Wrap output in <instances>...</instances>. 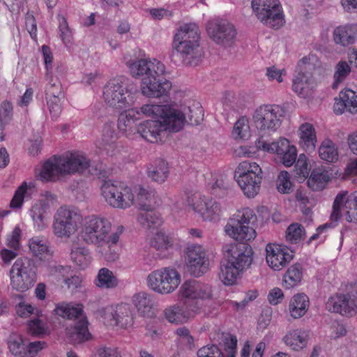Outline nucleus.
Here are the masks:
<instances>
[{"label": "nucleus", "mask_w": 357, "mask_h": 357, "mask_svg": "<svg viewBox=\"0 0 357 357\" xmlns=\"http://www.w3.org/2000/svg\"><path fill=\"white\" fill-rule=\"evenodd\" d=\"M146 174L153 181L163 183L169 176L168 164L164 160L157 159L148 165Z\"/></svg>", "instance_id": "nucleus-37"}, {"label": "nucleus", "mask_w": 357, "mask_h": 357, "mask_svg": "<svg viewBox=\"0 0 357 357\" xmlns=\"http://www.w3.org/2000/svg\"><path fill=\"white\" fill-rule=\"evenodd\" d=\"M242 271L227 262V264L221 266L220 278L225 285H232L236 282L238 276Z\"/></svg>", "instance_id": "nucleus-52"}, {"label": "nucleus", "mask_w": 357, "mask_h": 357, "mask_svg": "<svg viewBox=\"0 0 357 357\" xmlns=\"http://www.w3.org/2000/svg\"><path fill=\"white\" fill-rule=\"evenodd\" d=\"M172 46L181 54L185 65L195 66L200 61L202 51L199 40L185 44L180 43L178 45H172Z\"/></svg>", "instance_id": "nucleus-26"}, {"label": "nucleus", "mask_w": 357, "mask_h": 357, "mask_svg": "<svg viewBox=\"0 0 357 357\" xmlns=\"http://www.w3.org/2000/svg\"><path fill=\"white\" fill-rule=\"evenodd\" d=\"M165 317L171 323L184 324L197 315L188 305L180 301L179 303L170 305L164 310Z\"/></svg>", "instance_id": "nucleus-25"}, {"label": "nucleus", "mask_w": 357, "mask_h": 357, "mask_svg": "<svg viewBox=\"0 0 357 357\" xmlns=\"http://www.w3.org/2000/svg\"><path fill=\"white\" fill-rule=\"evenodd\" d=\"M135 200L141 211L152 209L156 204L155 192L153 190L139 187L137 192Z\"/></svg>", "instance_id": "nucleus-43"}, {"label": "nucleus", "mask_w": 357, "mask_h": 357, "mask_svg": "<svg viewBox=\"0 0 357 357\" xmlns=\"http://www.w3.org/2000/svg\"><path fill=\"white\" fill-rule=\"evenodd\" d=\"M70 258L75 265L81 269H84L91 263V255L88 248L73 245L71 248Z\"/></svg>", "instance_id": "nucleus-44"}, {"label": "nucleus", "mask_w": 357, "mask_h": 357, "mask_svg": "<svg viewBox=\"0 0 357 357\" xmlns=\"http://www.w3.org/2000/svg\"><path fill=\"white\" fill-rule=\"evenodd\" d=\"M143 116H152L155 120L145 121L137 126V132L151 143L161 139L162 132L166 130L178 132L184 125V116L170 105L146 104L141 107Z\"/></svg>", "instance_id": "nucleus-1"}, {"label": "nucleus", "mask_w": 357, "mask_h": 357, "mask_svg": "<svg viewBox=\"0 0 357 357\" xmlns=\"http://www.w3.org/2000/svg\"><path fill=\"white\" fill-rule=\"evenodd\" d=\"M333 36L337 45L342 47L352 45L357 40V25L339 26L333 30Z\"/></svg>", "instance_id": "nucleus-30"}, {"label": "nucleus", "mask_w": 357, "mask_h": 357, "mask_svg": "<svg viewBox=\"0 0 357 357\" xmlns=\"http://www.w3.org/2000/svg\"><path fill=\"white\" fill-rule=\"evenodd\" d=\"M256 221L257 216L255 212L249 208H245L229 218L225 227V231L236 241H251L256 237L254 228Z\"/></svg>", "instance_id": "nucleus-7"}, {"label": "nucleus", "mask_w": 357, "mask_h": 357, "mask_svg": "<svg viewBox=\"0 0 357 357\" xmlns=\"http://www.w3.org/2000/svg\"><path fill=\"white\" fill-rule=\"evenodd\" d=\"M90 166V160L79 152L54 155L43 165L38 176L43 182L56 181L60 176L83 173Z\"/></svg>", "instance_id": "nucleus-4"}, {"label": "nucleus", "mask_w": 357, "mask_h": 357, "mask_svg": "<svg viewBox=\"0 0 357 357\" xmlns=\"http://www.w3.org/2000/svg\"><path fill=\"white\" fill-rule=\"evenodd\" d=\"M296 174L301 178H305L310 174V167L306 156L301 154L295 165Z\"/></svg>", "instance_id": "nucleus-59"}, {"label": "nucleus", "mask_w": 357, "mask_h": 357, "mask_svg": "<svg viewBox=\"0 0 357 357\" xmlns=\"http://www.w3.org/2000/svg\"><path fill=\"white\" fill-rule=\"evenodd\" d=\"M284 344L294 351H300L305 348L308 341L307 333L301 328L290 330L284 336Z\"/></svg>", "instance_id": "nucleus-34"}, {"label": "nucleus", "mask_w": 357, "mask_h": 357, "mask_svg": "<svg viewBox=\"0 0 357 357\" xmlns=\"http://www.w3.org/2000/svg\"><path fill=\"white\" fill-rule=\"evenodd\" d=\"M348 222L357 223V195L342 190L335 197L330 220L337 222L343 215Z\"/></svg>", "instance_id": "nucleus-16"}, {"label": "nucleus", "mask_w": 357, "mask_h": 357, "mask_svg": "<svg viewBox=\"0 0 357 357\" xmlns=\"http://www.w3.org/2000/svg\"><path fill=\"white\" fill-rule=\"evenodd\" d=\"M310 307L308 296L300 293L295 294L289 301L288 310L291 317L299 319L303 317L307 312Z\"/></svg>", "instance_id": "nucleus-32"}, {"label": "nucleus", "mask_w": 357, "mask_h": 357, "mask_svg": "<svg viewBox=\"0 0 357 357\" xmlns=\"http://www.w3.org/2000/svg\"><path fill=\"white\" fill-rule=\"evenodd\" d=\"M150 245L157 250H165L172 245V241L168 236L160 231L151 239Z\"/></svg>", "instance_id": "nucleus-56"}, {"label": "nucleus", "mask_w": 357, "mask_h": 357, "mask_svg": "<svg viewBox=\"0 0 357 357\" xmlns=\"http://www.w3.org/2000/svg\"><path fill=\"white\" fill-rule=\"evenodd\" d=\"M318 152L320 158L327 162H335L338 159L337 147L329 139H326L321 143Z\"/></svg>", "instance_id": "nucleus-45"}, {"label": "nucleus", "mask_w": 357, "mask_h": 357, "mask_svg": "<svg viewBox=\"0 0 357 357\" xmlns=\"http://www.w3.org/2000/svg\"><path fill=\"white\" fill-rule=\"evenodd\" d=\"M262 171L256 162L249 161L241 162L235 171V176H249L252 178H262Z\"/></svg>", "instance_id": "nucleus-46"}, {"label": "nucleus", "mask_w": 357, "mask_h": 357, "mask_svg": "<svg viewBox=\"0 0 357 357\" xmlns=\"http://www.w3.org/2000/svg\"><path fill=\"white\" fill-rule=\"evenodd\" d=\"M33 190L34 184L32 182L29 183L25 181L23 182L16 190L10 204V207L14 208H20L24 202V197L31 194Z\"/></svg>", "instance_id": "nucleus-51"}, {"label": "nucleus", "mask_w": 357, "mask_h": 357, "mask_svg": "<svg viewBox=\"0 0 357 357\" xmlns=\"http://www.w3.org/2000/svg\"><path fill=\"white\" fill-rule=\"evenodd\" d=\"M48 269L50 273L54 276L58 280L65 279L69 276V274L72 272L71 268L68 266H61L56 264H51V261L48 263Z\"/></svg>", "instance_id": "nucleus-57"}, {"label": "nucleus", "mask_w": 357, "mask_h": 357, "mask_svg": "<svg viewBox=\"0 0 357 357\" xmlns=\"http://www.w3.org/2000/svg\"><path fill=\"white\" fill-rule=\"evenodd\" d=\"M232 137L235 139H247L250 137V126L248 121L245 117L240 118L234 124Z\"/></svg>", "instance_id": "nucleus-55"}, {"label": "nucleus", "mask_w": 357, "mask_h": 357, "mask_svg": "<svg viewBox=\"0 0 357 357\" xmlns=\"http://www.w3.org/2000/svg\"><path fill=\"white\" fill-rule=\"evenodd\" d=\"M188 204L204 220H217L222 215L223 208L215 199L195 194L188 197Z\"/></svg>", "instance_id": "nucleus-17"}, {"label": "nucleus", "mask_w": 357, "mask_h": 357, "mask_svg": "<svg viewBox=\"0 0 357 357\" xmlns=\"http://www.w3.org/2000/svg\"><path fill=\"white\" fill-rule=\"evenodd\" d=\"M117 139L118 136L115 131L114 125L106 123L102 128V137L98 147L99 149L105 151L107 154H112L116 147Z\"/></svg>", "instance_id": "nucleus-33"}, {"label": "nucleus", "mask_w": 357, "mask_h": 357, "mask_svg": "<svg viewBox=\"0 0 357 357\" xmlns=\"http://www.w3.org/2000/svg\"><path fill=\"white\" fill-rule=\"evenodd\" d=\"M21 234L22 231L20 228L15 227L11 234L7 237V245L14 250H17L20 247Z\"/></svg>", "instance_id": "nucleus-63"}, {"label": "nucleus", "mask_w": 357, "mask_h": 357, "mask_svg": "<svg viewBox=\"0 0 357 357\" xmlns=\"http://www.w3.org/2000/svg\"><path fill=\"white\" fill-rule=\"evenodd\" d=\"M101 193L107 204L114 208L125 209L135 203L132 189L117 182L105 181L101 186Z\"/></svg>", "instance_id": "nucleus-11"}, {"label": "nucleus", "mask_w": 357, "mask_h": 357, "mask_svg": "<svg viewBox=\"0 0 357 357\" xmlns=\"http://www.w3.org/2000/svg\"><path fill=\"white\" fill-rule=\"evenodd\" d=\"M314 79L312 73V66H307L298 71L293 79V90L300 96L305 98L310 95L313 87Z\"/></svg>", "instance_id": "nucleus-27"}, {"label": "nucleus", "mask_w": 357, "mask_h": 357, "mask_svg": "<svg viewBox=\"0 0 357 357\" xmlns=\"http://www.w3.org/2000/svg\"><path fill=\"white\" fill-rule=\"evenodd\" d=\"M277 188L280 192L284 194H289L292 191L290 176L287 171H282L280 173L277 180Z\"/></svg>", "instance_id": "nucleus-58"}, {"label": "nucleus", "mask_w": 357, "mask_h": 357, "mask_svg": "<svg viewBox=\"0 0 357 357\" xmlns=\"http://www.w3.org/2000/svg\"><path fill=\"white\" fill-rule=\"evenodd\" d=\"M45 79L46 97H63L62 86L57 78L53 77L52 72L45 73Z\"/></svg>", "instance_id": "nucleus-50"}, {"label": "nucleus", "mask_w": 357, "mask_h": 357, "mask_svg": "<svg viewBox=\"0 0 357 357\" xmlns=\"http://www.w3.org/2000/svg\"><path fill=\"white\" fill-rule=\"evenodd\" d=\"M81 237L86 243L96 245L107 261H114L119 258V234L117 231L112 232V224L107 218L98 215L85 218Z\"/></svg>", "instance_id": "nucleus-2"}, {"label": "nucleus", "mask_w": 357, "mask_h": 357, "mask_svg": "<svg viewBox=\"0 0 357 357\" xmlns=\"http://www.w3.org/2000/svg\"><path fill=\"white\" fill-rule=\"evenodd\" d=\"M186 261L190 271L195 277H199L206 272L209 265L206 251L199 245L188 247Z\"/></svg>", "instance_id": "nucleus-22"}, {"label": "nucleus", "mask_w": 357, "mask_h": 357, "mask_svg": "<svg viewBox=\"0 0 357 357\" xmlns=\"http://www.w3.org/2000/svg\"><path fill=\"white\" fill-rule=\"evenodd\" d=\"M235 178L246 197L253 198L258 194L261 186V178H255L245 176V175L244 176H235Z\"/></svg>", "instance_id": "nucleus-40"}, {"label": "nucleus", "mask_w": 357, "mask_h": 357, "mask_svg": "<svg viewBox=\"0 0 357 357\" xmlns=\"http://www.w3.org/2000/svg\"><path fill=\"white\" fill-rule=\"evenodd\" d=\"M30 215L38 231H43L47 227L49 211L47 205L41 202L36 203L30 210Z\"/></svg>", "instance_id": "nucleus-35"}, {"label": "nucleus", "mask_w": 357, "mask_h": 357, "mask_svg": "<svg viewBox=\"0 0 357 357\" xmlns=\"http://www.w3.org/2000/svg\"><path fill=\"white\" fill-rule=\"evenodd\" d=\"M252 8L258 20L266 26L278 29L285 22L279 0H252Z\"/></svg>", "instance_id": "nucleus-9"}, {"label": "nucleus", "mask_w": 357, "mask_h": 357, "mask_svg": "<svg viewBox=\"0 0 357 357\" xmlns=\"http://www.w3.org/2000/svg\"><path fill=\"white\" fill-rule=\"evenodd\" d=\"M96 284L102 289H112L118 285V280L114 275L112 271L107 268L99 270L96 279Z\"/></svg>", "instance_id": "nucleus-48"}, {"label": "nucleus", "mask_w": 357, "mask_h": 357, "mask_svg": "<svg viewBox=\"0 0 357 357\" xmlns=\"http://www.w3.org/2000/svg\"><path fill=\"white\" fill-rule=\"evenodd\" d=\"M143 114L140 108H132L126 110L124 114H121L118 120V128L123 132H132L135 121L142 118Z\"/></svg>", "instance_id": "nucleus-38"}, {"label": "nucleus", "mask_w": 357, "mask_h": 357, "mask_svg": "<svg viewBox=\"0 0 357 357\" xmlns=\"http://www.w3.org/2000/svg\"><path fill=\"white\" fill-rule=\"evenodd\" d=\"M178 296L182 303L188 305L199 314L213 299V291L209 284L191 280L185 281L181 284Z\"/></svg>", "instance_id": "nucleus-6"}, {"label": "nucleus", "mask_w": 357, "mask_h": 357, "mask_svg": "<svg viewBox=\"0 0 357 357\" xmlns=\"http://www.w3.org/2000/svg\"><path fill=\"white\" fill-rule=\"evenodd\" d=\"M329 180L327 172L316 169H313L307 179L308 186L314 191L321 190Z\"/></svg>", "instance_id": "nucleus-47"}, {"label": "nucleus", "mask_w": 357, "mask_h": 357, "mask_svg": "<svg viewBox=\"0 0 357 357\" xmlns=\"http://www.w3.org/2000/svg\"><path fill=\"white\" fill-rule=\"evenodd\" d=\"M80 220L81 215L77 209L61 206L54 215L53 234L61 238H70L77 231Z\"/></svg>", "instance_id": "nucleus-10"}, {"label": "nucleus", "mask_w": 357, "mask_h": 357, "mask_svg": "<svg viewBox=\"0 0 357 357\" xmlns=\"http://www.w3.org/2000/svg\"><path fill=\"white\" fill-rule=\"evenodd\" d=\"M63 97H46L47 105L52 119H57L61 113V100Z\"/></svg>", "instance_id": "nucleus-61"}, {"label": "nucleus", "mask_w": 357, "mask_h": 357, "mask_svg": "<svg viewBox=\"0 0 357 357\" xmlns=\"http://www.w3.org/2000/svg\"><path fill=\"white\" fill-rule=\"evenodd\" d=\"M176 109L184 116V123L188 121L191 125H198L203 119V109L199 104L194 105L192 107H185L183 112Z\"/></svg>", "instance_id": "nucleus-53"}, {"label": "nucleus", "mask_w": 357, "mask_h": 357, "mask_svg": "<svg viewBox=\"0 0 357 357\" xmlns=\"http://www.w3.org/2000/svg\"><path fill=\"white\" fill-rule=\"evenodd\" d=\"M225 256L227 262L244 271L249 268L252 261V248L247 243H238L224 247Z\"/></svg>", "instance_id": "nucleus-19"}, {"label": "nucleus", "mask_w": 357, "mask_h": 357, "mask_svg": "<svg viewBox=\"0 0 357 357\" xmlns=\"http://www.w3.org/2000/svg\"><path fill=\"white\" fill-rule=\"evenodd\" d=\"M305 236V229L298 223L291 224L286 230V241L291 243H299L304 239Z\"/></svg>", "instance_id": "nucleus-54"}, {"label": "nucleus", "mask_w": 357, "mask_h": 357, "mask_svg": "<svg viewBox=\"0 0 357 357\" xmlns=\"http://www.w3.org/2000/svg\"><path fill=\"white\" fill-rule=\"evenodd\" d=\"M59 29L60 38L63 43L66 45L71 44L73 39V33L65 17H62L59 20Z\"/></svg>", "instance_id": "nucleus-60"}, {"label": "nucleus", "mask_w": 357, "mask_h": 357, "mask_svg": "<svg viewBox=\"0 0 357 357\" xmlns=\"http://www.w3.org/2000/svg\"><path fill=\"white\" fill-rule=\"evenodd\" d=\"M351 72V67L347 61L343 60L338 61L334 67L333 89L337 88L339 84L348 77Z\"/></svg>", "instance_id": "nucleus-49"}, {"label": "nucleus", "mask_w": 357, "mask_h": 357, "mask_svg": "<svg viewBox=\"0 0 357 357\" xmlns=\"http://www.w3.org/2000/svg\"><path fill=\"white\" fill-rule=\"evenodd\" d=\"M29 248L31 254L40 261L50 263L54 251L50 243L43 236H34L29 241Z\"/></svg>", "instance_id": "nucleus-28"}, {"label": "nucleus", "mask_w": 357, "mask_h": 357, "mask_svg": "<svg viewBox=\"0 0 357 357\" xmlns=\"http://www.w3.org/2000/svg\"><path fill=\"white\" fill-rule=\"evenodd\" d=\"M334 112L341 114L347 111L351 114H357V92L345 89L340 93V100L334 104Z\"/></svg>", "instance_id": "nucleus-29"}, {"label": "nucleus", "mask_w": 357, "mask_h": 357, "mask_svg": "<svg viewBox=\"0 0 357 357\" xmlns=\"http://www.w3.org/2000/svg\"><path fill=\"white\" fill-rule=\"evenodd\" d=\"M55 312L59 316L74 320L73 331L70 334L75 343H81L90 339L88 321L83 314L82 305L62 304L56 307Z\"/></svg>", "instance_id": "nucleus-8"}, {"label": "nucleus", "mask_w": 357, "mask_h": 357, "mask_svg": "<svg viewBox=\"0 0 357 357\" xmlns=\"http://www.w3.org/2000/svg\"><path fill=\"white\" fill-rule=\"evenodd\" d=\"M10 275L14 289L22 292L28 290L34 284L36 278L32 261L27 257L17 259L11 267Z\"/></svg>", "instance_id": "nucleus-12"}, {"label": "nucleus", "mask_w": 357, "mask_h": 357, "mask_svg": "<svg viewBox=\"0 0 357 357\" xmlns=\"http://www.w3.org/2000/svg\"><path fill=\"white\" fill-rule=\"evenodd\" d=\"M138 92L137 86L127 78L112 79L103 89L106 104L116 109H123L134 102V95Z\"/></svg>", "instance_id": "nucleus-5"}, {"label": "nucleus", "mask_w": 357, "mask_h": 357, "mask_svg": "<svg viewBox=\"0 0 357 357\" xmlns=\"http://www.w3.org/2000/svg\"><path fill=\"white\" fill-rule=\"evenodd\" d=\"M256 145L259 150L276 153L285 167H291L296 162L297 149L295 146L290 145L289 141L285 138H280L271 143L259 140Z\"/></svg>", "instance_id": "nucleus-18"}, {"label": "nucleus", "mask_w": 357, "mask_h": 357, "mask_svg": "<svg viewBox=\"0 0 357 357\" xmlns=\"http://www.w3.org/2000/svg\"><path fill=\"white\" fill-rule=\"evenodd\" d=\"M181 283V276L172 268H162L152 271L147 277V284L151 289L160 294L172 293Z\"/></svg>", "instance_id": "nucleus-14"}, {"label": "nucleus", "mask_w": 357, "mask_h": 357, "mask_svg": "<svg viewBox=\"0 0 357 357\" xmlns=\"http://www.w3.org/2000/svg\"><path fill=\"white\" fill-rule=\"evenodd\" d=\"M199 40V28L195 24H186L181 26L174 36L172 45L188 43Z\"/></svg>", "instance_id": "nucleus-36"}, {"label": "nucleus", "mask_w": 357, "mask_h": 357, "mask_svg": "<svg viewBox=\"0 0 357 357\" xmlns=\"http://www.w3.org/2000/svg\"><path fill=\"white\" fill-rule=\"evenodd\" d=\"M132 302L142 315L150 314L153 307V297L151 294L144 291L139 292L133 296Z\"/></svg>", "instance_id": "nucleus-42"}, {"label": "nucleus", "mask_w": 357, "mask_h": 357, "mask_svg": "<svg viewBox=\"0 0 357 357\" xmlns=\"http://www.w3.org/2000/svg\"><path fill=\"white\" fill-rule=\"evenodd\" d=\"M197 357H223L222 352L215 344H208L197 351Z\"/></svg>", "instance_id": "nucleus-62"}, {"label": "nucleus", "mask_w": 357, "mask_h": 357, "mask_svg": "<svg viewBox=\"0 0 357 357\" xmlns=\"http://www.w3.org/2000/svg\"><path fill=\"white\" fill-rule=\"evenodd\" d=\"M105 319L112 326L126 328L134 323L133 310L129 304L121 303L108 310Z\"/></svg>", "instance_id": "nucleus-23"}, {"label": "nucleus", "mask_w": 357, "mask_h": 357, "mask_svg": "<svg viewBox=\"0 0 357 357\" xmlns=\"http://www.w3.org/2000/svg\"><path fill=\"white\" fill-rule=\"evenodd\" d=\"M303 275V268L301 264L291 265L283 276V285L286 289H291L301 283Z\"/></svg>", "instance_id": "nucleus-41"}, {"label": "nucleus", "mask_w": 357, "mask_h": 357, "mask_svg": "<svg viewBox=\"0 0 357 357\" xmlns=\"http://www.w3.org/2000/svg\"><path fill=\"white\" fill-rule=\"evenodd\" d=\"M224 342L227 357H235L237 344L236 337L230 334H227L224 336Z\"/></svg>", "instance_id": "nucleus-64"}, {"label": "nucleus", "mask_w": 357, "mask_h": 357, "mask_svg": "<svg viewBox=\"0 0 357 357\" xmlns=\"http://www.w3.org/2000/svg\"><path fill=\"white\" fill-rule=\"evenodd\" d=\"M132 77L141 78L142 93L149 98L167 96L172 89V83L161 76L166 73L165 65L157 59H139L126 63Z\"/></svg>", "instance_id": "nucleus-3"}, {"label": "nucleus", "mask_w": 357, "mask_h": 357, "mask_svg": "<svg viewBox=\"0 0 357 357\" xmlns=\"http://www.w3.org/2000/svg\"><path fill=\"white\" fill-rule=\"evenodd\" d=\"M206 30L209 38L225 48L231 47L236 40L237 31L234 25L227 20L213 18L208 20Z\"/></svg>", "instance_id": "nucleus-13"}, {"label": "nucleus", "mask_w": 357, "mask_h": 357, "mask_svg": "<svg viewBox=\"0 0 357 357\" xmlns=\"http://www.w3.org/2000/svg\"><path fill=\"white\" fill-rule=\"evenodd\" d=\"M284 113L278 105H264L255 109L252 120L259 130L275 132L280 128Z\"/></svg>", "instance_id": "nucleus-15"}, {"label": "nucleus", "mask_w": 357, "mask_h": 357, "mask_svg": "<svg viewBox=\"0 0 357 357\" xmlns=\"http://www.w3.org/2000/svg\"><path fill=\"white\" fill-rule=\"evenodd\" d=\"M355 301L349 294H338L331 297L326 303V308L333 312L344 316H352L356 313Z\"/></svg>", "instance_id": "nucleus-24"}, {"label": "nucleus", "mask_w": 357, "mask_h": 357, "mask_svg": "<svg viewBox=\"0 0 357 357\" xmlns=\"http://www.w3.org/2000/svg\"><path fill=\"white\" fill-rule=\"evenodd\" d=\"M45 344V342L41 341L26 344L22 337L16 333L10 334L8 339V349L17 357H34Z\"/></svg>", "instance_id": "nucleus-21"}, {"label": "nucleus", "mask_w": 357, "mask_h": 357, "mask_svg": "<svg viewBox=\"0 0 357 357\" xmlns=\"http://www.w3.org/2000/svg\"><path fill=\"white\" fill-rule=\"evenodd\" d=\"M266 262L274 271L283 269L294 258L292 250L276 243H268L266 246Z\"/></svg>", "instance_id": "nucleus-20"}, {"label": "nucleus", "mask_w": 357, "mask_h": 357, "mask_svg": "<svg viewBox=\"0 0 357 357\" xmlns=\"http://www.w3.org/2000/svg\"><path fill=\"white\" fill-rule=\"evenodd\" d=\"M299 145L306 151H314L317 144V134L312 124L304 123L298 128Z\"/></svg>", "instance_id": "nucleus-31"}, {"label": "nucleus", "mask_w": 357, "mask_h": 357, "mask_svg": "<svg viewBox=\"0 0 357 357\" xmlns=\"http://www.w3.org/2000/svg\"><path fill=\"white\" fill-rule=\"evenodd\" d=\"M137 220L144 229L149 230L156 229L162 224V218L153 208L141 211Z\"/></svg>", "instance_id": "nucleus-39"}]
</instances>
